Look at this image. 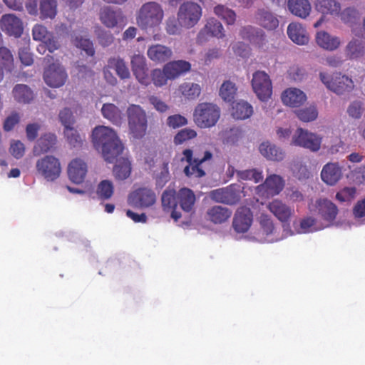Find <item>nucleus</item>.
Masks as SVG:
<instances>
[{
	"label": "nucleus",
	"mask_w": 365,
	"mask_h": 365,
	"mask_svg": "<svg viewBox=\"0 0 365 365\" xmlns=\"http://www.w3.org/2000/svg\"><path fill=\"white\" fill-rule=\"evenodd\" d=\"M92 141L96 149H101L106 161L114 163L123 151L124 147L115 131L107 126L99 125L92 132Z\"/></svg>",
	"instance_id": "f257e3e1"
},
{
	"label": "nucleus",
	"mask_w": 365,
	"mask_h": 365,
	"mask_svg": "<svg viewBox=\"0 0 365 365\" xmlns=\"http://www.w3.org/2000/svg\"><path fill=\"white\" fill-rule=\"evenodd\" d=\"M165 13L161 4L156 1L143 4L136 14V24L143 31L158 29L163 23Z\"/></svg>",
	"instance_id": "f03ea898"
},
{
	"label": "nucleus",
	"mask_w": 365,
	"mask_h": 365,
	"mask_svg": "<svg viewBox=\"0 0 365 365\" xmlns=\"http://www.w3.org/2000/svg\"><path fill=\"white\" fill-rule=\"evenodd\" d=\"M319 78L327 89L338 96L349 93L355 87L352 78L340 72L334 73L331 75L321 72Z\"/></svg>",
	"instance_id": "7ed1b4c3"
},
{
	"label": "nucleus",
	"mask_w": 365,
	"mask_h": 365,
	"mask_svg": "<svg viewBox=\"0 0 365 365\" xmlns=\"http://www.w3.org/2000/svg\"><path fill=\"white\" fill-rule=\"evenodd\" d=\"M126 113L130 133L136 139L143 138L148 127L145 110L140 106L132 104L128 106Z\"/></svg>",
	"instance_id": "20e7f679"
},
{
	"label": "nucleus",
	"mask_w": 365,
	"mask_h": 365,
	"mask_svg": "<svg viewBox=\"0 0 365 365\" xmlns=\"http://www.w3.org/2000/svg\"><path fill=\"white\" fill-rule=\"evenodd\" d=\"M220 115V108L210 103H199L193 114L195 123L201 128L214 126L218 121Z\"/></svg>",
	"instance_id": "39448f33"
},
{
	"label": "nucleus",
	"mask_w": 365,
	"mask_h": 365,
	"mask_svg": "<svg viewBox=\"0 0 365 365\" xmlns=\"http://www.w3.org/2000/svg\"><path fill=\"white\" fill-rule=\"evenodd\" d=\"M201 16V6L192 1H186L182 4L177 14L179 24L185 29L194 27L198 23Z\"/></svg>",
	"instance_id": "423d86ee"
},
{
	"label": "nucleus",
	"mask_w": 365,
	"mask_h": 365,
	"mask_svg": "<svg viewBox=\"0 0 365 365\" xmlns=\"http://www.w3.org/2000/svg\"><path fill=\"white\" fill-rule=\"evenodd\" d=\"M36 172L47 181H53L61 175V166L59 160L53 155L39 158L36 163Z\"/></svg>",
	"instance_id": "0eeeda50"
},
{
	"label": "nucleus",
	"mask_w": 365,
	"mask_h": 365,
	"mask_svg": "<svg viewBox=\"0 0 365 365\" xmlns=\"http://www.w3.org/2000/svg\"><path fill=\"white\" fill-rule=\"evenodd\" d=\"M252 87L259 100L267 101L272 94V84L269 76L264 71H257L252 75Z\"/></svg>",
	"instance_id": "6e6552de"
},
{
	"label": "nucleus",
	"mask_w": 365,
	"mask_h": 365,
	"mask_svg": "<svg viewBox=\"0 0 365 365\" xmlns=\"http://www.w3.org/2000/svg\"><path fill=\"white\" fill-rule=\"evenodd\" d=\"M322 141V136L299 128L292 137V143L312 152H317L321 148Z\"/></svg>",
	"instance_id": "1a4fd4ad"
},
{
	"label": "nucleus",
	"mask_w": 365,
	"mask_h": 365,
	"mask_svg": "<svg viewBox=\"0 0 365 365\" xmlns=\"http://www.w3.org/2000/svg\"><path fill=\"white\" fill-rule=\"evenodd\" d=\"M128 202L134 207L147 208L155 203L156 195L151 189L140 187L129 195Z\"/></svg>",
	"instance_id": "9d476101"
},
{
	"label": "nucleus",
	"mask_w": 365,
	"mask_h": 365,
	"mask_svg": "<svg viewBox=\"0 0 365 365\" xmlns=\"http://www.w3.org/2000/svg\"><path fill=\"white\" fill-rule=\"evenodd\" d=\"M68 76L65 68L58 63H53L43 73L45 83L50 87L59 88L64 85Z\"/></svg>",
	"instance_id": "9b49d317"
},
{
	"label": "nucleus",
	"mask_w": 365,
	"mask_h": 365,
	"mask_svg": "<svg viewBox=\"0 0 365 365\" xmlns=\"http://www.w3.org/2000/svg\"><path fill=\"white\" fill-rule=\"evenodd\" d=\"M252 221L251 210L247 207H240L234 215L232 226L237 233H245L250 230Z\"/></svg>",
	"instance_id": "f8f14e48"
},
{
	"label": "nucleus",
	"mask_w": 365,
	"mask_h": 365,
	"mask_svg": "<svg viewBox=\"0 0 365 365\" xmlns=\"http://www.w3.org/2000/svg\"><path fill=\"white\" fill-rule=\"evenodd\" d=\"M130 64L132 71L138 81L144 86L149 85L150 80L145 58L143 55L135 54L131 58Z\"/></svg>",
	"instance_id": "ddd939ff"
},
{
	"label": "nucleus",
	"mask_w": 365,
	"mask_h": 365,
	"mask_svg": "<svg viewBox=\"0 0 365 365\" xmlns=\"http://www.w3.org/2000/svg\"><path fill=\"white\" fill-rule=\"evenodd\" d=\"M0 27L4 32L11 36L19 37L23 33L22 21L14 14L3 15L0 20Z\"/></svg>",
	"instance_id": "4468645a"
},
{
	"label": "nucleus",
	"mask_w": 365,
	"mask_h": 365,
	"mask_svg": "<svg viewBox=\"0 0 365 365\" xmlns=\"http://www.w3.org/2000/svg\"><path fill=\"white\" fill-rule=\"evenodd\" d=\"M88 168L86 163L80 158L72 160L68 166L69 179L76 184L83 182L86 176Z\"/></svg>",
	"instance_id": "2eb2a0df"
},
{
	"label": "nucleus",
	"mask_w": 365,
	"mask_h": 365,
	"mask_svg": "<svg viewBox=\"0 0 365 365\" xmlns=\"http://www.w3.org/2000/svg\"><path fill=\"white\" fill-rule=\"evenodd\" d=\"M212 154L210 151H205L202 158H194L193 163L186 165L183 170L185 175L190 178H200L205 176L206 173L202 169V165L212 159Z\"/></svg>",
	"instance_id": "dca6fc26"
},
{
	"label": "nucleus",
	"mask_w": 365,
	"mask_h": 365,
	"mask_svg": "<svg viewBox=\"0 0 365 365\" xmlns=\"http://www.w3.org/2000/svg\"><path fill=\"white\" fill-rule=\"evenodd\" d=\"M57 143V137L54 133H46L41 135L33 148V153L39 156L55 148Z\"/></svg>",
	"instance_id": "f3484780"
},
{
	"label": "nucleus",
	"mask_w": 365,
	"mask_h": 365,
	"mask_svg": "<svg viewBox=\"0 0 365 365\" xmlns=\"http://www.w3.org/2000/svg\"><path fill=\"white\" fill-rule=\"evenodd\" d=\"M147 55L155 63H163L171 58L173 51L170 47L157 43L148 47Z\"/></svg>",
	"instance_id": "a211bd4d"
},
{
	"label": "nucleus",
	"mask_w": 365,
	"mask_h": 365,
	"mask_svg": "<svg viewBox=\"0 0 365 365\" xmlns=\"http://www.w3.org/2000/svg\"><path fill=\"white\" fill-rule=\"evenodd\" d=\"M191 69V64L184 60L173 61L164 66V71L166 72L170 80H174L181 75L188 72Z\"/></svg>",
	"instance_id": "6ab92c4d"
},
{
	"label": "nucleus",
	"mask_w": 365,
	"mask_h": 365,
	"mask_svg": "<svg viewBox=\"0 0 365 365\" xmlns=\"http://www.w3.org/2000/svg\"><path fill=\"white\" fill-rule=\"evenodd\" d=\"M287 35L294 43L298 45H306L309 41L307 30L299 23H290L287 27Z\"/></svg>",
	"instance_id": "aec40b11"
},
{
	"label": "nucleus",
	"mask_w": 365,
	"mask_h": 365,
	"mask_svg": "<svg viewBox=\"0 0 365 365\" xmlns=\"http://www.w3.org/2000/svg\"><path fill=\"white\" fill-rule=\"evenodd\" d=\"M307 100L306 94L298 88H288L282 95L284 104L293 108L302 106Z\"/></svg>",
	"instance_id": "412c9836"
},
{
	"label": "nucleus",
	"mask_w": 365,
	"mask_h": 365,
	"mask_svg": "<svg viewBox=\"0 0 365 365\" xmlns=\"http://www.w3.org/2000/svg\"><path fill=\"white\" fill-rule=\"evenodd\" d=\"M232 214V212L230 209L221 205L212 206L206 212L207 220L215 225L227 222Z\"/></svg>",
	"instance_id": "4be33fe9"
},
{
	"label": "nucleus",
	"mask_w": 365,
	"mask_h": 365,
	"mask_svg": "<svg viewBox=\"0 0 365 365\" xmlns=\"http://www.w3.org/2000/svg\"><path fill=\"white\" fill-rule=\"evenodd\" d=\"M269 210L282 222H287L290 220L293 210L279 200H274L267 206Z\"/></svg>",
	"instance_id": "5701e85b"
},
{
	"label": "nucleus",
	"mask_w": 365,
	"mask_h": 365,
	"mask_svg": "<svg viewBox=\"0 0 365 365\" xmlns=\"http://www.w3.org/2000/svg\"><path fill=\"white\" fill-rule=\"evenodd\" d=\"M318 212L322 218L327 222H333L338 214V208L335 204L327 199H320L316 202Z\"/></svg>",
	"instance_id": "b1692460"
},
{
	"label": "nucleus",
	"mask_w": 365,
	"mask_h": 365,
	"mask_svg": "<svg viewBox=\"0 0 365 365\" xmlns=\"http://www.w3.org/2000/svg\"><path fill=\"white\" fill-rule=\"evenodd\" d=\"M284 187V181L282 177L277 175L268 176L264 182L258 187L260 190H264L268 195H278Z\"/></svg>",
	"instance_id": "393cba45"
},
{
	"label": "nucleus",
	"mask_w": 365,
	"mask_h": 365,
	"mask_svg": "<svg viewBox=\"0 0 365 365\" xmlns=\"http://www.w3.org/2000/svg\"><path fill=\"white\" fill-rule=\"evenodd\" d=\"M206 35L217 38H224L225 34L222 24L215 18L209 19L204 28L200 31L198 38H202Z\"/></svg>",
	"instance_id": "a878e982"
},
{
	"label": "nucleus",
	"mask_w": 365,
	"mask_h": 365,
	"mask_svg": "<svg viewBox=\"0 0 365 365\" xmlns=\"http://www.w3.org/2000/svg\"><path fill=\"white\" fill-rule=\"evenodd\" d=\"M341 175V169L338 163H327L321 172L322 180L329 185H335L340 180Z\"/></svg>",
	"instance_id": "bb28decb"
},
{
	"label": "nucleus",
	"mask_w": 365,
	"mask_h": 365,
	"mask_svg": "<svg viewBox=\"0 0 365 365\" xmlns=\"http://www.w3.org/2000/svg\"><path fill=\"white\" fill-rule=\"evenodd\" d=\"M100 20L101 23L108 28H114L120 21L123 19L122 12L115 11L110 6H104L100 11Z\"/></svg>",
	"instance_id": "cd10ccee"
},
{
	"label": "nucleus",
	"mask_w": 365,
	"mask_h": 365,
	"mask_svg": "<svg viewBox=\"0 0 365 365\" xmlns=\"http://www.w3.org/2000/svg\"><path fill=\"white\" fill-rule=\"evenodd\" d=\"M316 42L321 48L331 51L337 49L341 44V40L339 37L331 36L324 31L317 33Z\"/></svg>",
	"instance_id": "c85d7f7f"
},
{
	"label": "nucleus",
	"mask_w": 365,
	"mask_h": 365,
	"mask_svg": "<svg viewBox=\"0 0 365 365\" xmlns=\"http://www.w3.org/2000/svg\"><path fill=\"white\" fill-rule=\"evenodd\" d=\"M287 7L291 14L301 19L309 16L312 10L309 0H288Z\"/></svg>",
	"instance_id": "c756f323"
},
{
	"label": "nucleus",
	"mask_w": 365,
	"mask_h": 365,
	"mask_svg": "<svg viewBox=\"0 0 365 365\" xmlns=\"http://www.w3.org/2000/svg\"><path fill=\"white\" fill-rule=\"evenodd\" d=\"M256 20L259 25L267 30H274L279 26L277 17L271 11L259 9L256 14Z\"/></svg>",
	"instance_id": "7c9ffc66"
},
{
	"label": "nucleus",
	"mask_w": 365,
	"mask_h": 365,
	"mask_svg": "<svg viewBox=\"0 0 365 365\" xmlns=\"http://www.w3.org/2000/svg\"><path fill=\"white\" fill-rule=\"evenodd\" d=\"M177 198L178 204L184 212H190L192 210L196 197L192 190L187 187L180 189L177 192Z\"/></svg>",
	"instance_id": "2f4dec72"
},
{
	"label": "nucleus",
	"mask_w": 365,
	"mask_h": 365,
	"mask_svg": "<svg viewBox=\"0 0 365 365\" xmlns=\"http://www.w3.org/2000/svg\"><path fill=\"white\" fill-rule=\"evenodd\" d=\"M337 16L342 23L351 28L360 24L361 14L354 6H349L340 10Z\"/></svg>",
	"instance_id": "473e14b6"
},
{
	"label": "nucleus",
	"mask_w": 365,
	"mask_h": 365,
	"mask_svg": "<svg viewBox=\"0 0 365 365\" xmlns=\"http://www.w3.org/2000/svg\"><path fill=\"white\" fill-rule=\"evenodd\" d=\"M103 116L115 125H120L123 122V114L113 103H104L101 108Z\"/></svg>",
	"instance_id": "72a5a7b5"
},
{
	"label": "nucleus",
	"mask_w": 365,
	"mask_h": 365,
	"mask_svg": "<svg viewBox=\"0 0 365 365\" xmlns=\"http://www.w3.org/2000/svg\"><path fill=\"white\" fill-rule=\"evenodd\" d=\"M316 10L323 15L337 16L341 4L336 0H316Z\"/></svg>",
	"instance_id": "f704fd0d"
},
{
	"label": "nucleus",
	"mask_w": 365,
	"mask_h": 365,
	"mask_svg": "<svg viewBox=\"0 0 365 365\" xmlns=\"http://www.w3.org/2000/svg\"><path fill=\"white\" fill-rule=\"evenodd\" d=\"M114 162L115 165L113 168V174L115 179L123 180L128 178L131 173V164L128 159L117 157Z\"/></svg>",
	"instance_id": "c9c22d12"
},
{
	"label": "nucleus",
	"mask_w": 365,
	"mask_h": 365,
	"mask_svg": "<svg viewBox=\"0 0 365 365\" xmlns=\"http://www.w3.org/2000/svg\"><path fill=\"white\" fill-rule=\"evenodd\" d=\"M259 150L264 157L270 160L280 161L284 157V153L279 148L269 142L261 143Z\"/></svg>",
	"instance_id": "e433bc0d"
},
{
	"label": "nucleus",
	"mask_w": 365,
	"mask_h": 365,
	"mask_svg": "<svg viewBox=\"0 0 365 365\" xmlns=\"http://www.w3.org/2000/svg\"><path fill=\"white\" fill-rule=\"evenodd\" d=\"M240 36L252 44H259L264 40V33L252 26H245L240 29Z\"/></svg>",
	"instance_id": "4c0bfd02"
},
{
	"label": "nucleus",
	"mask_w": 365,
	"mask_h": 365,
	"mask_svg": "<svg viewBox=\"0 0 365 365\" xmlns=\"http://www.w3.org/2000/svg\"><path fill=\"white\" fill-rule=\"evenodd\" d=\"M107 64L108 68L114 70L120 78L128 79L130 78V71L124 60L119 56L109 58Z\"/></svg>",
	"instance_id": "58836bf2"
},
{
	"label": "nucleus",
	"mask_w": 365,
	"mask_h": 365,
	"mask_svg": "<svg viewBox=\"0 0 365 365\" xmlns=\"http://www.w3.org/2000/svg\"><path fill=\"white\" fill-rule=\"evenodd\" d=\"M253 113L252 106L246 101L233 103L232 115L234 118L244 120L250 118Z\"/></svg>",
	"instance_id": "ea45409f"
},
{
	"label": "nucleus",
	"mask_w": 365,
	"mask_h": 365,
	"mask_svg": "<svg viewBox=\"0 0 365 365\" xmlns=\"http://www.w3.org/2000/svg\"><path fill=\"white\" fill-rule=\"evenodd\" d=\"M12 93L15 100L19 103H29L34 98L33 91L24 84L16 85Z\"/></svg>",
	"instance_id": "a19ab883"
},
{
	"label": "nucleus",
	"mask_w": 365,
	"mask_h": 365,
	"mask_svg": "<svg viewBox=\"0 0 365 365\" xmlns=\"http://www.w3.org/2000/svg\"><path fill=\"white\" fill-rule=\"evenodd\" d=\"M345 52L350 59L358 58L364 56L365 46L362 41L354 38L346 45Z\"/></svg>",
	"instance_id": "79ce46f5"
},
{
	"label": "nucleus",
	"mask_w": 365,
	"mask_h": 365,
	"mask_svg": "<svg viewBox=\"0 0 365 365\" xmlns=\"http://www.w3.org/2000/svg\"><path fill=\"white\" fill-rule=\"evenodd\" d=\"M56 0H41L39 4L40 18L41 19H53L57 13Z\"/></svg>",
	"instance_id": "37998d69"
},
{
	"label": "nucleus",
	"mask_w": 365,
	"mask_h": 365,
	"mask_svg": "<svg viewBox=\"0 0 365 365\" xmlns=\"http://www.w3.org/2000/svg\"><path fill=\"white\" fill-rule=\"evenodd\" d=\"M98 198L101 200H108L114 193V185L110 180H101L96 187V190Z\"/></svg>",
	"instance_id": "c03bdc74"
},
{
	"label": "nucleus",
	"mask_w": 365,
	"mask_h": 365,
	"mask_svg": "<svg viewBox=\"0 0 365 365\" xmlns=\"http://www.w3.org/2000/svg\"><path fill=\"white\" fill-rule=\"evenodd\" d=\"M161 202L163 210L170 212L178 205L177 192L173 189H166L162 194Z\"/></svg>",
	"instance_id": "a18cd8bd"
},
{
	"label": "nucleus",
	"mask_w": 365,
	"mask_h": 365,
	"mask_svg": "<svg viewBox=\"0 0 365 365\" xmlns=\"http://www.w3.org/2000/svg\"><path fill=\"white\" fill-rule=\"evenodd\" d=\"M214 14L222 19L227 25H233L236 21L235 12L228 7L218 4L214 7Z\"/></svg>",
	"instance_id": "49530a36"
},
{
	"label": "nucleus",
	"mask_w": 365,
	"mask_h": 365,
	"mask_svg": "<svg viewBox=\"0 0 365 365\" xmlns=\"http://www.w3.org/2000/svg\"><path fill=\"white\" fill-rule=\"evenodd\" d=\"M14 60L11 51L5 46L0 47V66L2 70L11 73L14 68Z\"/></svg>",
	"instance_id": "de8ad7c7"
},
{
	"label": "nucleus",
	"mask_w": 365,
	"mask_h": 365,
	"mask_svg": "<svg viewBox=\"0 0 365 365\" xmlns=\"http://www.w3.org/2000/svg\"><path fill=\"white\" fill-rule=\"evenodd\" d=\"M179 91L186 98L193 100L199 97L201 87L197 83L185 82L180 86Z\"/></svg>",
	"instance_id": "09e8293b"
},
{
	"label": "nucleus",
	"mask_w": 365,
	"mask_h": 365,
	"mask_svg": "<svg viewBox=\"0 0 365 365\" xmlns=\"http://www.w3.org/2000/svg\"><path fill=\"white\" fill-rule=\"evenodd\" d=\"M241 187L236 184H232L225 187V204L235 205L241 199Z\"/></svg>",
	"instance_id": "8fccbe9b"
},
{
	"label": "nucleus",
	"mask_w": 365,
	"mask_h": 365,
	"mask_svg": "<svg viewBox=\"0 0 365 365\" xmlns=\"http://www.w3.org/2000/svg\"><path fill=\"white\" fill-rule=\"evenodd\" d=\"M63 134L67 143L72 148H81L83 144V138L81 136L78 131L73 127L63 129Z\"/></svg>",
	"instance_id": "3c124183"
},
{
	"label": "nucleus",
	"mask_w": 365,
	"mask_h": 365,
	"mask_svg": "<svg viewBox=\"0 0 365 365\" xmlns=\"http://www.w3.org/2000/svg\"><path fill=\"white\" fill-rule=\"evenodd\" d=\"M298 118L303 122H310L317 119L318 110L315 106L298 109L294 111Z\"/></svg>",
	"instance_id": "603ef678"
},
{
	"label": "nucleus",
	"mask_w": 365,
	"mask_h": 365,
	"mask_svg": "<svg viewBox=\"0 0 365 365\" xmlns=\"http://www.w3.org/2000/svg\"><path fill=\"white\" fill-rule=\"evenodd\" d=\"M237 88L235 84L230 81H225L220 87V96L227 102H232L236 95Z\"/></svg>",
	"instance_id": "864d4df0"
},
{
	"label": "nucleus",
	"mask_w": 365,
	"mask_h": 365,
	"mask_svg": "<svg viewBox=\"0 0 365 365\" xmlns=\"http://www.w3.org/2000/svg\"><path fill=\"white\" fill-rule=\"evenodd\" d=\"M242 136V131L238 128H231L226 129L221 133L222 142L225 144H235Z\"/></svg>",
	"instance_id": "5fc2aeb1"
},
{
	"label": "nucleus",
	"mask_w": 365,
	"mask_h": 365,
	"mask_svg": "<svg viewBox=\"0 0 365 365\" xmlns=\"http://www.w3.org/2000/svg\"><path fill=\"white\" fill-rule=\"evenodd\" d=\"M364 111V103L359 100L353 101L347 107L346 113L349 118L359 120Z\"/></svg>",
	"instance_id": "6e6d98bb"
},
{
	"label": "nucleus",
	"mask_w": 365,
	"mask_h": 365,
	"mask_svg": "<svg viewBox=\"0 0 365 365\" xmlns=\"http://www.w3.org/2000/svg\"><path fill=\"white\" fill-rule=\"evenodd\" d=\"M168 165V162H164L160 167V173H157L155 177L156 186L158 187H163L170 180V176Z\"/></svg>",
	"instance_id": "4d7b16f0"
},
{
	"label": "nucleus",
	"mask_w": 365,
	"mask_h": 365,
	"mask_svg": "<svg viewBox=\"0 0 365 365\" xmlns=\"http://www.w3.org/2000/svg\"><path fill=\"white\" fill-rule=\"evenodd\" d=\"M197 136V133L193 129L184 128L180 130L174 137L173 142L175 145H181L189 140L193 139Z\"/></svg>",
	"instance_id": "13d9d810"
},
{
	"label": "nucleus",
	"mask_w": 365,
	"mask_h": 365,
	"mask_svg": "<svg viewBox=\"0 0 365 365\" xmlns=\"http://www.w3.org/2000/svg\"><path fill=\"white\" fill-rule=\"evenodd\" d=\"M58 119L63 125L64 129L73 127L75 123V117L70 108H65L60 110L58 113Z\"/></svg>",
	"instance_id": "bf43d9fd"
},
{
	"label": "nucleus",
	"mask_w": 365,
	"mask_h": 365,
	"mask_svg": "<svg viewBox=\"0 0 365 365\" xmlns=\"http://www.w3.org/2000/svg\"><path fill=\"white\" fill-rule=\"evenodd\" d=\"M73 41L74 45L77 48L85 51L88 56H93L94 55L95 49L92 41H90V39L76 36Z\"/></svg>",
	"instance_id": "052dcab7"
},
{
	"label": "nucleus",
	"mask_w": 365,
	"mask_h": 365,
	"mask_svg": "<svg viewBox=\"0 0 365 365\" xmlns=\"http://www.w3.org/2000/svg\"><path fill=\"white\" fill-rule=\"evenodd\" d=\"M356 192L354 187H345L336 193V198L341 202H349L354 199Z\"/></svg>",
	"instance_id": "680f3d73"
},
{
	"label": "nucleus",
	"mask_w": 365,
	"mask_h": 365,
	"mask_svg": "<svg viewBox=\"0 0 365 365\" xmlns=\"http://www.w3.org/2000/svg\"><path fill=\"white\" fill-rule=\"evenodd\" d=\"M151 77L152 81L153 82L154 85L157 87H161L163 86H165L167 83L168 80L169 79L166 72L164 71V68L163 70L160 68L154 69L152 71Z\"/></svg>",
	"instance_id": "e2e57ef3"
},
{
	"label": "nucleus",
	"mask_w": 365,
	"mask_h": 365,
	"mask_svg": "<svg viewBox=\"0 0 365 365\" xmlns=\"http://www.w3.org/2000/svg\"><path fill=\"white\" fill-rule=\"evenodd\" d=\"M51 34H52L48 31L46 27L41 24L35 25L32 29L33 38L36 41L43 42L47 39Z\"/></svg>",
	"instance_id": "0e129e2a"
},
{
	"label": "nucleus",
	"mask_w": 365,
	"mask_h": 365,
	"mask_svg": "<svg viewBox=\"0 0 365 365\" xmlns=\"http://www.w3.org/2000/svg\"><path fill=\"white\" fill-rule=\"evenodd\" d=\"M98 43L103 47L110 46L114 41L113 34L99 28L96 31Z\"/></svg>",
	"instance_id": "69168bd1"
},
{
	"label": "nucleus",
	"mask_w": 365,
	"mask_h": 365,
	"mask_svg": "<svg viewBox=\"0 0 365 365\" xmlns=\"http://www.w3.org/2000/svg\"><path fill=\"white\" fill-rule=\"evenodd\" d=\"M20 121L19 113L16 111H13L11 114L6 118L3 123V129L6 132H9L14 129L16 125Z\"/></svg>",
	"instance_id": "338daca9"
},
{
	"label": "nucleus",
	"mask_w": 365,
	"mask_h": 365,
	"mask_svg": "<svg viewBox=\"0 0 365 365\" xmlns=\"http://www.w3.org/2000/svg\"><path fill=\"white\" fill-rule=\"evenodd\" d=\"M181 26L178 19L174 16L169 17L166 21L165 30L169 35H177L180 34Z\"/></svg>",
	"instance_id": "774afa93"
}]
</instances>
